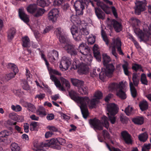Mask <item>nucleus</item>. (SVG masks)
Here are the masks:
<instances>
[{
	"instance_id": "nucleus-1",
	"label": "nucleus",
	"mask_w": 151,
	"mask_h": 151,
	"mask_svg": "<svg viewBox=\"0 0 151 151\" xmlns=\"http://www.w3.org/2000/svg\"><path fill=\"white\" fill-rule=\"evenodd\" d=\"M69 95L70 98L80 104V108L83 117L86 119L89 115L88 110L87 108V104L89 100L88 97H80L76 96V92L73 91H70Z\"/></svg>"
},
{
	"instance_id": "nucleus-2",
	"label": "nucleus",
	"mask_w": 151,
	"mask_h": 151,
	"mask_svg": "<svg viewBox=\"0 0 151 151\" xmlns=\"http://www.w3.org/2000/svg\"><path fill=\"white\" fill-rule=\"evenodd\" d=\"M101 121L95 118L93 119H91L89 122L91 127L96 131V130H101L103 129V126L107 129L109 127V123L108 121V118L106 116H103L101 118Z\"/></svg>"
},
{
	"instance_id": "nucleus-3",
	"label": "nucleus",
	"mask_w": 151,
	"mask_h": 151,
	"mask_svg": "<svg viewBox=\"0 0 151 151\" xmlns=\"http://www.w3.org/2000/svg\"><path fill=\"white\" fill-rule=\"evenodd\" d=\"M109 87L111 90L117 89L116 95L121 99H124L126 98V95L124 91L125 85L123 81L119 82L118 84L116 83H111L109 84Z\"/></svg>"
},
{
	"instance_id": "nucleus-4",
	"label": "nucleus",
	"mask_w": 151,
	"mask_h": 151,
	"mask_svg": "<svg viewBox=\"0 0 151 151\" xmlns=\"http://www.w3.org/2000/svg\"><path fill=\"white\" fill-rule=\"evenodd\" d=\"M47 143H45L43 146L45 147H49L52 145V147L55 149L60 150L61 147L60 145H63L65 143V140L61 138L57 139H52L50 140H47Z\"/></svg>"
},
{
	"instance_id": "nucleus-5",
	"label": "nucleus",
	"mask_w": 151,
	"mask_h": 151,
	"mask_svg": "<svg viewBox=\"0 0 151 151\" xmlns=\"http://www.w3.org/2000/svg\"><path fill=\"white\" fill-rule=\"evenodd\" d=\"M88 2L86 0H81L76 1L74 3V6L76 12V14L82 15L83 14V10L86 6V4Z\"/></svg>"
},
{
	"instance_id": "nucleus-6",
	"label": "nucleus",
	"mask_w": 151,
	"mask_h": 151,
	"mask_svg": "<svg viewBox=\"0 0 151 151\" xmlns=\"http://www.w3.org/2000/svg\"><path fill=\"white\" fill-rule=\"evenodd\" d=\"M111 45L112 53L116 58H117V55L116 52V47L117 48V51L118 52L120 55H124L121 49V42L118 39H116V40L113 39V42L111 44Z\"/></svg>"
},
{
	"instance_id": "nucleus-7",
	"label": "nucleus",
	"mask_w": 151,
	"mask_h": 151,
	"mask_svg": "<svg viewBox=\"0 0 151 151\" xmlns=\"http://www.w3.org/2000/svg\"><path fill=\"white\" fill-rule=\"evenodd\" d=\"M62 46L64 49L71 56H75L77 55L78 49L75 45L72 44H68L62 45Z\"/></svg>"
},
{
	"instance_id": "nucleus-8",
	"label": "nucleus",
	"mask_w": 151,
	"mask_h": 151,
	"mask_svg": "<svg viewBox=\"0 0 151 151\" xmlns=\"http://www.w3.org/2000/svg\"><path fill=\"white\" fill-rule=\"evenodd\" d=\"M146 4L145 0L144 1H137L135 3V6L134 7L135 14L137 15H140L141 12L145 10Z\"/></svg>"
},
{
	"instance_id": "nucleus-9",
	"label": "nucleus",
	"mask_w": 151,
	"mask_h": 151,
	"mask_svg": "<svg viewBox=\"0 0 151 151\" xmlns=\"http://www.w3.org/2000/svg\"><path fill=\"white\" fill-rule=\"evenodd\" d=\"M71 61L69 58L66 56L63 57L60 64L59 67L60 70L63 71L67 70L71 64Z\"/></svg>"
},
{
	"instance_id": "nucleus-10",
	"label": "nucleus",
	"mask_w": 151,
	"mask_h": 151,
	"mask_svg": "<svg viewBox=\"0 0 151 151\" xmlns=\"http://www.w3.org/2000/svg\"><path fill=\"white\" fill-rule=\"evenodd\" d=\"M71 61L69 58L66 56L63 57L60 64L59 67L60 70L63 71L67 70L71 64Z\"/></svg>"
},
{
	"instance_id": "nucleus-11",
	"label": "nucleus",
	"mask_w": 151,
	"mask_h": 151,
	"mask_svg": "<svg viewBox=\"0 0 151 151\" xmlns=\"http://www.w3.org/2000/svg\"><path fill=\"white\" fill-rule=\"evenodd\" d=\"M71 61L69 58L66 56L63 57L60 64L59 67L60 70L63 71L67 70L71 64Z\"/></svg>"
},
{
	"instance_id": "nucleus-12",
	"label": "nucleus",
	"mask_w": 151,
	"mask_h": 151,
	"mask_svg": "<svg viewBox=\"0 0 151 151\" xmlns=\"http://www.w3.org/2000/svg\"><path fill=\"white\" fill-rule=\"evenodd\" d=\"M134 29V32L136 34L138 35V37L140 39V42L143 41L144 42H146L149 40V35L146 33L141 32H139V29L138 27H133Z\"/></svg>"
},
{
	"instance_id": "nucleus-13",
	"label": "nucleus",
	"mask_w": 151,
	"mask_h": 151,
	"mask_svg": "<svg viewBox=\"0 0 151 151\" xmlns=\"http://www.w3.org/2000/svg\"><path fill=\"white\" fill-rule=\"evenodd\" d=\"M71 33L73 35V37L76 41L81 40L82 35L80 30L79 31L78 28L75 25L72 26L70 29Z\"/></svg>"
},
{
	"instance_id": "nucleus-14",
	"label": "nucleus",
	"mask_w": 151,
	"mask_h": 151,
	"mask_svg": "<svg viewBox=\"0 0 151 151\" xmlns=\"http://www.w3.org/2000/svg\"><path fill=\"white\" fill-rule=\"evenodd\" d=\"M71 33L73 35V37L76 41L81 40L82 35L80 30L79 31L78 28L75 25L72 26L70 29Z\"/></svg>"
},
{
	"instance_id": "nucleus-15",
	"label": "nucleus",
	"mask_w": 151,
	"mask_h": 151,
	"mask_svg": "<svg viewBox=\"0 0 151 151\" xmlns=\"http://www.w3.org/2000/svg\"><path fill=\"white\" fill-rule=\"evenodd\" d=\"M73 65L74 69L78 68V71L80 73L85 74L87 73L89 70L88 66L83 63H82L80 65L77 64L76 62H73Z\"/></svg>"
},
{
	"instance_id": "nucleus-16",
	"label": "nucleus",
	"mask_w": 151,
	"mask_h": 151,
	"mask_svg": "<svg viewBox=\"0 0 151 151\" xmlns=\"http://www.w3.org/2000/svg\"><path fill=\"white\" fill-rule=\"evenodd\" d=\"M107 110L109 114L111 115H116L118 111V107L114 103H110L107 105Z\"/></svg>"
},
{
	"instance_id": "nucleus-17",
	"label": "nucleus",
	"mask_w": 151,
	"mask_h": 151,
	"mask_svg": "<svg viewBox=\"0 0 151 151\" xmlns=\"http://www.w3.org/2000/svg\"><path fill=\"white\" fill-rule=\"evenodd\" d=\"M59 12V11L57 9H52L48 14L49 19L52 21L53 23L55 22L58 17Z\"/></svg>"
},
{
	"instance_id": "nucleus-18",
	"label": "nucleus",
	"mask_w": 151,
	"mask_h": 151,
	"mask_svg": "<svg viewBox=\"0 0 151 151\" xmlns=\"http://www.w3.org/2000/svg\"><path fill=\"white\" fill-rule=\"evenodd\" d=\"M121 136L125 143L128 145L132 144V140L131 136L127 131H123L121 133Z\"/></svg>"
},
{
	"instance_id": "nucleus-19",
	"label": "nucleus",
	"mask_w": 151,
	"mask_h": 151,
	"mask_svg": "<svg viewBox=\"0 0 151 151\" xmlns=\"http://www.w3.org/2000/svg\"><path fill=\"white\" fill-rule=\"evenodd\" d=\"M111 24L116 32H119L122 30V24L115 19L112 20Z\"/></svg>"
},
{
	"instance_id": "nucleus-20",
	"label": "nucleus",
	"mask_w": 151,
	"mask_h": 151,
	"mask_svg": "<svg viewBox=\"0 0 151 151\" xmlns=\"http://www.w3.org/2000/svg\"><path fill=\"white\" fill-rule=\"evenodd\" d=\"M95 13L99 19H104L105 17V13L100 8L95 7Z\"/></svg>"
},
{
	"instance_id": "nucleus-21",
	"label": "nucleus",
	"mask_w": 151,
	"mask_h": 151,
	"mask_svg": "<svg viewBox=\"0 0 151 151\" xmlns=\"http://www.w3.org/2000/svg\"><path fill=\"white\" fill-rule=\"evenodd\" d=\"M104 65L105 68H104V71L107 72V75L109 74L111 76V75L113 73L115 70L114 66L112 63Z\"/></svg>"
},
{
	"instance_id": "nucleus-22",
	"label": "nucleus",
	"mask_w": 151,
	"mask_h": 151,
	"mask_svg": "<svg viewBox=\"0 0 151 151\" xmlns=\"http://www.w3.org/2000/svg\"><path fill=\"white\" fill-rule=\"evenodd\" d=\"M19 14L20 18L25 23H28L29 21V19L27 15L26 14L24 11L22 9H19Z\"/></svg>"
},
{
	"instance_id": "nucleus-23",
	"label": "nucleus",
	"mask_w": 151,
	"mask_h": 151,
	"mask_svg": "<svg viewBox=\"0 0 151 151\" xmlns=\"http://www.w3.org/2000/svg\"><path fill=\"white\" fill-rule=\"evenodd\" d=\"M98 45L95 44L93 47V51L95 58L98 61H101V57L100 53L98 50Z\"/></svg>"
},
{
	"instance_id": "nucleus-24",
	"label": "nucleus",
	"mask_w": 151,
	"mask_h": 151,
	"mask_svg": "<svg viewBox=\"0 0 151 151\" xmlns=\"http://www.w3.org/2000/svg\"><path fill=\"white\" fill-rule=\"evenodd\" d=\"M132 121L134 124L137 125H142L144 121V119L142 116H137L132 119Z\"/></svg>"
},
{
	"instance_id": "nucleus-25",
	"label": "nucleus",
	"mask_w": 151,
	"mask_h": 151,
	"mask_svg": "<svg viewBox=\"0 0 151 151\" xmlns=\"http://www.w3.org/2000/svg\"><path fill=\"white\" fill-rule=\"evenodd\" d=\"M16 32L15 28H13L9 29L7 32V37L9 40L11 41L14 38Z\"/></svg>"
},
{
	"instance_id": "nucleus-26",
	"label": "nucleus",
	"mask_w": 151,
	"mask_h": 151,
	"mask_svg": "<svg viewBox=\"0 0 151 151\" xmlns=\"http://www.w3.org/2000/svg\"><path fill=\"white\" fill-rule=\"evenodd\" d=\"M130 22L132 27H139L141 24L140 21L135 17L131 18Z\"/></svg>"
},
{
	"instance_id": "nucleus-27",
	"label": "nucleus",
	"mask_w": 151,
	"mask_h": 151,
	"mask_svg": "<svg viewBox=\"0 0 151 151\" xmlns=\"http://www.w3.org/2000/svg\"><path fill=\"white\" fill-rule=\"evenodd\" d=\"M129 87L132 96L133 98L136 97L137 95V91L132 82L130 80H129Z\"/></svg>"
},
{
	"instance_id": "nucleus-28",
	"label": "nucleus",
	"mask_w": 151,
	"mask_h": 151,
	"mask_svg": "<svg viewBox=\"0 0 151 151\" xmlns=\"http://www.w3.org/2000/svg\"><path fill=\"white\" fill-rule=\"evenodd\" d=\"M139 78L136 73H134L132 74V80L134 86L137 87L138 86L139 82Z\"/></svg>"
},
{
	"instance_id": "nucleus-29",
	"label": "nucleus",
	"mask_w": 151,
	"mask_h": 151,
	"mask_svg": "<svg viewBox=\"0 0 151 151\" xmlns=\"http://www.w3.org/2000/svg\"><path fill=\"white\" fill-rule=\"evenodd\" d=\"M58 58V53L57 51L53 50L51 54V55L49 57V59L51 62H54Z\"/></svg>"
},
{
	"instance_id": "nucleus-30",
	"label": "nucleus",
	"mask_w": 151,
	"mask_h": 151,
	"mask_svg": "<svg viewBox=\"0 0 151 151\" xmlns=\"http://www.w3.org/2000/svg\"><path fill=\"white\" fill-rule=\"evenodd\" d=\"M22 46L24 47H27L29 46L30 45V40L29 38L27 36L22 37Z\"/></svg>"
},
{
	"instance_id": "nucleus-31",
	"label": "nucleus",
	"mask_w": 151,
	"mask_h": 151,
	"mask_svg": "<svg viewBox=\"0 0 151 151\" xmlns=\"http://www.w3.org/2000/svg\"><path fill=\"white\" fill-rule=\"evenodd\" d=\"M139 106L140 109L142 111L147 110L148 108V105L147 102L146 101L144 100L139 102Z\"/></svg>"
},
{
	"instance_id": "nucleus-32",
	"label": "nucleus",
	"mask_w": 151,
	"mask_h": 151,
	"mask_svg": "<svg viewBox=\"0 0 151 151\" xmlns=\"http://www.w3.org/2000/svg\"><path fill=\"white\" fill-rule=\"evenodd\" d=\"M89 100L88 102H89ZM98 101L97 99L93 98L90 101L89 104L88 102V103L87 104H87H88V106L90 108L92 109L94 108H95L96 106V104L98 103Z\"/></svg>"
},
{
	"instance_id": "nucleus-33",
	"label": "nucleus",
	"mask_w": 151,
	"mask_h": 151,
	"mask_svg": "<svg viewBox=\"0 0 151 151\" xmlns=\"http://www.w3.org/2000/svg\"><path fill=\"white\" fill-rule=\"evenodd\" d=\"M37 114L40 116H44L46 115L45 109L42 106H40L37 111Z\"/></svg>"
},
{
	"instance_id": "nucleus-34",
	"label": "nucleus",
	"mask_w": 151,
	"mask_h": 151,
	"mask_svg": "<svg viewBox=\"0 0 151 151\" xmlns=\"http://www.w3.org/2000/svg\"><path fill=\"white\" fill-rule=\"evenodd\" d=\"M37 6L35 4H31L27 8V12L33 14L35 12L37 9Z\"/></svg>"
},
{
	"instance_id": "nucleus-35",
	"label": "nucleus",
	"mask_w": 151,
	"mask_h": 151,
	"mask_svg": "<svg viewBox=\"0 0 151 151\" xmlns=\"http://www.w3.org/2000/svg\"><path fill=\"white\" fill-rule=\"evenodd\" d=\"M7 68L13 71L14 73L16 74L18 72L19 70L17 66L14 64L11 63L8 64L7 65Z\"/></svg>"
},
{
	"instance_id": "nucleus-36",
	"label": "nucleus",
	"mask_w": 151,
	"mask_h": 151,
	"mask_svg": "<svg viewBox=\"0 0 151 151\" xmlns=\"http://www.w3.org/2000/svg\"><path fill=\"white\" fill-rule=\"evenodd\" d=\"M58 38L61 44H63L62 46L68 44V39L63 35L58 37Z\"/></svg>"
},
{
	"instance_id": "nucleus-37",
	"label": "nucleus",
	"mask_w": 151,
	"mask_h": 151,
	"mask_svg": "<svg viewBox=\"0 0 151 151\" xmlns=\"http://www.w3.org/2000/svg\"><path fill=\"white\" fill-rule=\"evenodd\" d=\"M101 35L103 40L105 42L106 44L107 45H108L109 44V40L106 35L105 32L103 29L101 30Z\"/></svg>"
},
{
	"instance_id": "nucleus-38",
	"label": "nucleus",
	"mask_w": 151,
	"mask_h": 151,
	"mask_svg": "<svg viewBox=\"0 0 151 151\" xmlns=\"http://www.w3.org/2000/svg\"><path fill=\"white\" fill-rule=\"evenodd\" d=\"M37 4L38 5L44 7L49 5V2L47 0H38Z\"/></svg>"
},
{
	"instance_id": "nucleus-39",
	"label": "nucleus",
	"mask_w": 151,
	"mask_h": 151,
	"mask_svg": "<svg viewBox=\"0 0 151 151\" xmlns=\"http://www.w3.org/2000/svg\"><path fill=\"white\" fill-rule=\"evenodd\" d=\"M45 10L43 9H37L36 11V13L34 14V16L36 17H38L41 16L45 12Z\"/></svg>"
},
{
	"instance_id": "nucleus-40",
	"label": "nucleus",
	"mask_w": 151,
	"mask_h": 151,
	"mask_svg": "<svg viewBox=\"0 0 151 151\" xmlns=\"http://www.w3.org/2000/svg\"><path fill=\"white\" fill-rule=\"evenodd\" d=\"M103 60L104 65L108 64V63L111 60L110 57L106 54H103Z\"/></svg>"
},
{
	"instance_id": "nucleus-41",
	"label": "nucleus",
	"mask_w": 151,
	"mask_h": 151,
	"mask_svg": "<svg viewBox=\"0 0 151 151\" xmlns=\"http://www.w3.org/2000/svg\"><path fill=\"white\" fill-rule=\"evenodd\" d=\"M61 81L62 85H65L67 89H69L70 88V85L69 82L63 77L60 78Z\"/></svg>"
},
{
	"instance_id": "nucleus-42",
	"label": "nucleus",
	"mask_w": 151,
	"mask_h": 151,
	"mask_svg": "<svg viewBox=\"0 0 151 151\" xmlns=\"http://www.w3.org/2000/svg\"><path fill=\"white\" fill-rule=\"evenodd\" d=\"M100 79L102 80L106 76L110 77L111 76L109 74L107 75V72L104 71V68L101 69V71L99 74Z\"/></svg>"
},
{
	"instance_id": "nucleus-43",
	"label": "nucleus",
	"mask_w": 151,
	"mask_h": 151,
	"mask_svg": "<svg viewBox=\"0 0 151 151\" xmlns=\"http://www.w3.org/2000/svg\"><path fill=\"white\" fill-rule=\"evenodd\" d=\"M138 138L139 140L144 142L147 140L148 138V135L145 132L140 134L139 135Z\"/></svg>"
},
{
	"instance_id": "nucleus-44",
	"label": "nucleus",
	"mask_w": 151,
	"mask_h": 151,
	"mask_svg": "<svg viewBox=\"0 0 151 151\" xmlns=\"http://www.w3.org/2000/svg\"><path fill=\"white\" fill-rule=\"evenodd\" d=\"M70 20L73 24H78L79 23V18L75 15H72L70 17Z\"/></svg>"
},
{
	"instance_id": "nucleus-45",
	"label": "nucleus",
	"mask_w": 151,
	"mask_h": 151,
	"mask_svg": "<svg viewBox=\"0 0 151 151\" xmlns=\"http://www.w3.org/2000/svg\"><path fill=\"white\" fill-rule=\"evenodd\" d=\"M11 149L12 151H20V147L16 143H13L11 144Z\"/></svg>"
},
{
	"instance_id": "nucleus-46",
	"label": "nucleus",
	"mask_w": 151,
	"mask_h": 151,
	"mask_svg": "<svg viewBox=\"0 0 151 151\" xmlns=\"http://www.w3.org/2000/svg\"><path fill=\"white\" fill-rule=\"evenodd\" d=\"M140 81L142 84L145 85H148V81L145 74L142 73L141 74Z\"/></svg>"
},
{
	"instance_id": "nucleus-47",
	"label": "nucleus",
	"mask_w": 151,
	"mask_h": 151,
	"mask_svg": "<svg viewBox=\"0 0 151 151\" xmlns=\"http://www.w3.org/2000/svg\"><path fill=\"white\" fill-rule=\"evenodd\" d=\"M39 124V123L37 122H32L29 125L30 130L31 131L35 130Z\"/></svg>"
},
{
	"instance_id": "nucleus-48",
	"label": "nucleus",
	"mask_w": 151,
	"mask_h": 151,
	"mask_svg": "<svg viewBox=\"0 0 151 151\" xmlns=\"http://www.w3.org/2000/svg\"><path fill=\"white\" fill-rule=\"evenodd\" d=\"M26 106L27 108L29 111L31 112H33L35 110V106L30 103H26Z\"/></svg>"
},
{
	"instance_id": "nucleus-49",
	"label": "nucleus",
	"mask_w": 151,
	"mask_h": 151,
	"mask_svg": "<svg viewBox=\"0 0 151 151\" xmlns=\"http://www.w3.org/2000/svg\"><path fill=\"white\" fill-rule=\"evenodd\" d=\"M100 8L106 14H109L110 13V12L109 9V7L105 4L103 3L102 6H101V7Z\"/></svg>"
},
{
	"instance_id": "nucleus-50",
	"label": "nucleus",
	"mask_w": 151,
	"mask_h": 151,
	"mask_svg": "<svg viewBox=\"0 0 151 151\" xmlns=\"http://www.w3.org/2000/svg\"><path fill=\"white\" fill-rule=\"evenodd\" d=\"M11 134V132L10 131H8L7 130H4L1 132L0 139H1V137L3 138L8 136Z\"/></svg>"
},
{
	"instance_id": "nucleus-51",
	"label": "nucleus",
	"mask_w": 151,
	"mask_h": 151,
	"mask_svg": "<svg viewBox=\"0 0 151 151\" xmlns=\"http://www.w3.org/2000/svg\"><path fill=\"white\" fill-rule=\"evenodd\" d=\"M21 85L24 89L26 90H28L29 89V86L27 82L25 80L22 81Z\"/></svg>"
},
{
	"instance_id": "nucleus-52",
	"label": "nucleus",
	"mask_w": 151,
	"mask_h": 151,
	"mask_svg": "<svg viewBox=\"0 0 151 151\" xmlns=\"http://www.w3.org/2000/svg\"><path fill=\"white\" fill-rule=\"evenodd\" d=\"M128 63L126 62L125 64L122 65V67L123 69L125 74L127 76L129 75V72L128 70Z\"/></svg>"
},
{
	"instance_id": "nucleus-53",
	"label": "nucleus",
	"mask_w": 151,
	"mask_h": 151,
	"mask_svg": "<svg viewBox=\"0 0 151 151\" xmlns=\"http://www.w3.org/2000/svg\"><path fill=\"white\" fill-rule=\"evenodd\" d=\"M95 37L94 36H89L88 39L87 41L88 45H92L95 42Z\"/></svg>"
},
{
	"instance_id": "nucleus-54",
	"label": "nucleus",
	"mask_w": 151,
	"mask_h": 151,
	"mask_svg": "<svg viewBox=\"0 0 151 151\" xmlns=\"http://www.w3.org/2000/svg\"><path fill=\"white\" fill-rule=\"evenodd\" d=\"M109 120L110 121L111 124H113L115 123L116 121V117L114 116L115 115H111L107 113Z\"/></svg>"
},
{
	"instance_id": "nucleus-55",
	"label": "nucleus",
	"mask_w": 151,
	"mask_h": 151,
	"mask_svg": "<svg viewBox=\"0 0 151 151\" xmlns=\"http://www.w3.org/2000/svg\"><path fill=\"white\" fill-rule=\"evenodd\" d=\"M63 29L60 27H58L55 29V32L58 37L63 35Z\"/></svg>"
},
{
	"instance_id": "nucleus-56",
	"label": "nucleus",
	"mask_w": 151,
	"mask_h": 151,
	"mask_svg": "<svg viewBox=\"0 0 151 151\" xmlns=\"http://www.w3.org/2000/svg\"><path fill=\"white\" fill-rule=\"evenodd\" d=\"M133 110V109L132 107H130L128 106L126 108L124 111L127 115L129 116L132 114Z\"/></svg>"
},
{
	"instance_id": "nucleus-57",
	"label": "nucleus",
	"mask_w": 151,
	"mask_h": 151,
	"mask_svg": "<svg viewBox=\"0 0 151 151\" xmlns=\"http://www.w3.org/2000/svg\"><path fill=\"white\" fill-rule=\"evenodd\" d=\"M11 109L13 111L16 112L22 110V107L19 105L14 106L12 105L11 106Z\"/></svg>"
},
{
	"instance_id": "nucleus-58",
	"label": "nucleus",
	"mask_w": 151,
	"mask_h": 151,
	"mask_svg": "<svg viewBox=\"0 0 151 151\" xmlns=\"http://www.w3.org/2000/svg\"><path fill=\"white\" fill-rule=\"evenodd\" d=\"M16 74L13 73L11 72L6 74L5 78L7 81H9L14 77Z\"/></svg>"
},
{
	"instance_id": "nucleus-59",
	"label": "nucleus",
	"mask_w": 151,
	"mask_h": 151,
	"mask_svg": "<svg viewBox=\"0 0 151 151\" xmlns=\"http://www.w3.org/2000/svg\"><path fill=\"white\" fill-rule=\"evenodd\" d=\"M132 69L134 70L135 72H137L139 69H142V66L137 64H134L132 67Z\"/></svg>"
},
{
	"instance_id": "nucleus-60",
	"label": "nucleus",
	"mask_w": 151,
	"mask_h": 151,
	"mask_svg": "<svg viewBox=\"0 0 151 151\" xmlns=\"http://www.w3.org/2000/svg\"><path fill=\"white\" fill-rule=\"evenodd\" d=\"M81 90L82 91V92L81 93L84 95L87 94L88 93V88L86 86H83L81 87Z\"/></svg>"
},
{
	"instance_id": "nucleus-61",
	"label": "nucleus",
	"mask_w": 151,
	"mask_h": 151,
	"mask_svg": "<svg viewBox=\"0 0 151 151\" xmlns=\"http://www.w3.org/2000/svg\"><path fill=\"white\" fill-rule=\"evenodd\" d=\"M90 50L89 47L86 45L84 48L83 50V51L82 52V54L86 56L90 52Z\"/></svg>"
},
{
	"instance_id": "nucleus-62",
	"label": "nucleus",
	"mask_w": 151,
	"mask_h": 151,
	"mask_svg": "<svg viewBox=\"0 0 151 151\" xmlns=\"http://www.w3.org/2000/svg\"><path fill=\"white\" fill-rule=\"evenodd\" d=\"M102 95V93L101 91H97L95 93L94 96L98 100L101 99Z\"/></svg>"
},
{
	"instance_id": "nucleus-63",
	"label": "nucleus",
	"mask_w": 151,
	"mask_h": 151,
	"mask_svg": "<svg viewBox=\"0 0 151 151\" xmlns=\"http://www.w3.org/2000/svg\"><path fill=\"white\" fill-rule=\"evenodd\" d=\"M63 1V0H54L53 5L55 6H59L61 5Z\"/></svg>"
},
{
	"instance_id": "nucleus-64",
	"label": "nucleus",
	"mask_w": 151,
	"mask_h": 151,
	"mask_svg": "<svg viewBox=\"0 0 151 151\" xmlns=\"http://www.w3.org/2000/svg\"><path fill=\"white\" fill-rule=\"evenodd\" d=\"M80 30L81 35H87L89 34V32L86 28H82V29H80Z\"/></svg>"
}]
</instances>
